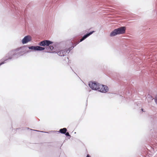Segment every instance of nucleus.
<instances>
[{"label": "nucleus", "mask_w": 157, "mask_h": 157, "mask_svg": "<svg viewBox=\"0 0 157 157\" xmlns=\"http://www.w3.org/2000/svg\"><path fill=\"white\" fill-rule=\"evenodd\" d=\"M88 85L92 90H98L101 93H106L109 90V88L107 86L100 84L96 81L90 82Z\"/></svg>", "instance_id": "obj_1"}, {"label": "nucleus", "mask_w": 157, "mask_h": 157, "mask_svg": "<svg viewBox=\"0 0 157 157\" xmlns=\"http://www.w3.org/2000/svg\"><path fill=\"white\" fill-rule=\"evenodd\" d=\"M19 50V49L17 48L10 51L6 56L3 58V60L7 61L17 59L21 55V52Z\"/></svg>", "instance_id": "obj_2"}, {"label": "nucleus", "mask_w": 157, "mask_h": 157, "mask_svg": "<svg viewBox=\"0 0 157 157\" xmlns=\"http://www.w3.org/2000/svg\"><path fill=\"white\" fill-rule=\"evenodd\" d=\"M125 27L121 26L114 29L111 33L110 36H113L117 35L123 34L125 33Z\"/></svg>", "instance_id": "obj_3"}, {"label": "nucleus", "mask_w": 157, "mask_h": 157, "mask_svg": "<svg viewBox=\"0 0 157 157\" xmlns=\"http://www.w3.org/2000/svg\"><path fill=\"white\" fill-rule=\"evenodd\" d=\"M28 48L29 49L33 51H42L45 49L44 48L39 46H29Z\"/></svg>", "instance_id": "obj_4"}, {"label": "nucleus", "mask_w": 157, "mask_h": 157, "mask_svg": "<svg viewBox=\"0 0 157 157\" xmlns=\"http://www.w3.org/2000/svg\"><path fill=\"white\" fill-rule=\"evenodd\" d=\"M95 32L94 31H90L89 32L87 33L86 34H85L82 37V38L80 39V40L76 42V44L75 45V46H76L77 44H78L80 42L82 41L85 39H86L87 38L88 36H89L90 35H91L93 33Z\"/></svg>", "instance_id": "obj_5"}, {"label": "nucleus", "mask_w": 157, "mask_h": 157, "mask_svg": "<svg viewBox=\"0 0 157 157\" xmlns=\"http://www.w3.org/2000/svg\"><path fill=\"white\" fill-rule=\"evenodd\" d=\"M95 32L94 31H90L89 32L87 33L86 34H85L82 37V38L80 39V40L76 42V44L75 45V46H76L77 44H78L80 42L82 41L85 39H86L87 38L88 36H89L90 35H91L93 33Z\"/></svg>", "instance_id": "obj_6"}, {"label": "nucleus", "mask_w": 157, "mask_h": 157, "mask_svg": "<svg viewBox=\"0 0 157 157\" xmlns=\"http://www.w3.org/2000/svg\"><path fill=\"white\" fill-rule=\"evenodd\" d=\"M32 40L31 37L29 35H27L25 36L22 40L21 42L23 44L27 43Z\"/></svg>", "instance_id": "obj_7"}, {"label": "nucleus", "mask_w": 157, "mask_h": 157, "mask_svg": "<svg viewBox=\"0 0 157 157\" xmlns=\"http://www.w3.org/2000/svg\"><path fill=\"white\" fill-rule=\"evenodd\" d=\"M66 51V50L65 49L58 51L57 52V53L58 55L61 56H64L67 54Z\"/></svg>", "instance_id": "obj_8"}, {"label": "nucleus", "mask_w": 157, "mask_h": 157, "mask_svg": "<svg viewBox=\"0 0 157 157\" xmlns=\"http://www.w3.org/2000/svg\"><path fill=\"white\" fill-rule=\"evenodd\" d=\"M76 44V43L73 44L72 46L71 47L69 48H68L65 49V50L66 51V52H67V54L69 53V52H70V51L71 50L74 48V47L75 46H75V45Z\"/></svg>", "instance_id": "obj_9"}, {"label": "nucleus", "mask_w": 157, "mask_h": 157, "mask_svg": "<svg viewBox=\"0 0 157 157\" xmlns=\"http://www.w3.org/2000/svg\"><path fill=\"white\" fill-rule=\"evenodd\" d=\"M45 43V44L46 48L48 47L50 44H52L53 42L48 40H44Z\"/></svg>", "instance_id": "obj_10"}, {"label": "nucleus", "mask_w": 157, "mask_h": 157, "mask_svg": "<svg viewBox=\"0 0 157 157\" xmlns=\"http://www.w3.org/2000/svg\"><path fill=\"white\" fill-rule=\"evenodd\" d=\"M154 98L153 96L148 94L147 97V100L148 102V103L150 102Z\"/></svg>", "instance_id": "obj_11"}, {"label": "nucleus", "mask_w": 157, "mask_h": 157, "mask_svg": "<svg viewBox=\"0 0 157 157\" xmlns=\"http://www.w3.org/2000/svg\"><path fill=\"white\" fill-rule=\"evenodd\" d=\"M67 129L66 128H63L60 129L58 132L61 134H63L66 132H67Z\"/></svg>", "instance_id": "obj_12"}, {"label": "nucleus", "mask_w": 157, "mask_h": 157, "mask_svg": "<svg viewBox=\"0 0 157 157\" xmlns=\"http://www.w3.org/2000/svg\"><path fill=\"white\" fill-rule=\"evenodd\" d=\"M38 44L40 46H46L44 40L40 42Z\"/></svg>", "instance_id": "obj_13"}, {"label": "nucleus", "mask_w": 157, "mask_h": 157, "mask_svg": "<svg viewBox=\"0 0 157 157\" xmlns=\"http://www.w3.org/2000/svg\"><path fill=\"white\" fill-rule=\"evenodd\" d=\"M54 48V47L52 46L49 45L48 47L46 48V49H50V50L52 51L53 50Z\"/></svg>", "instance_id": "obj_14"}, {"label": "nucleus", "mask_w": 157, "mask_h": 157, "mask_svg": "<svg viewBox=\"0 0 157 157\" xmlns=\"http://www.w3.org/2000/svg\"><path fill=\"white\" fill-rule=\"evenodd\" d=\"M63 134H64L66 136L71 137V135H70L69 132H66Z\"/></svg>", "instance_id": "obj_15"}, {"label": "nucleus", "mask_w": 157, "mask_h": 157, "mask_svg": "<svg viewBox=\"0 0 157 157\" xmlns=\"http://www.w3.org/2000/svg\"><path fill=\"white\" fill-rule=\"evenodd\" d=\"M1 60L3 61L1 62L0 63V66L2 64H3L6 63V61H5V60H3V58Z\"/></svg>", "instance_id": "obj_16"}, {"label": "nucleus", "mask_w": 157, "mask_h": 157, "mask_svg": "<svg viewBox=\"0 0 157 157\" xmlns=\"http://www.w3.org/2000/svg\"><path fill=\"white\" fill-rule=\"evenodd\" d=\"M30 130H33V131H36V132H43L47 133H48L47 132L40 131H38V130H34V129H31Z\"/></svg>", "instance_id": "obj_17"}, {"label": "nucleus", "mask_w": 157, "mask_h": 157, "mask_svg": "<svg viewBox=\"0 0 157 157\" xmlns=\"http://www.w3.org/2000/svg\"><path fill=\"white\" fill-rule=\"evenodd\" d=\"M155 103L157 105V99H155Z\"/></svg>", "instance_id": "obj_18"}, {"label": "nucleus", "mask_w": 157, "mask_h": 157, "mask_svg": "<svg viewBox=\"0 0 157 157\" xmlns=\"http://www.w3.org/2000/svg\"><path fill=\"white\" fill-rule=\"evenodd\" d=\"M154 12L155 13V14H157V11L156 10H154Z\"/></svg>", "instance_id": "obj_19"}, {"label": "nucleus", "mask_w": 157, "mask_h": 157, "mask_svg": "<svg viewBox=\"0 0 157 157\" xmlns=\"http://www.w3.org/2000/svg\"><path fill=\"white\" fill-rule=\"evenodd\" d=\"M86 157H91L90 155L89 154H87V155Z\"/></svg>", "instance_id": "obj_20"}, {"label": "nucleus", "mask_w": 157, "mask_h": 157, "mask_svg": "<svg viewBox=\"0 0 157 157\" xmlns=\"http://www.w3.org/2000/svg\"><path fill=\"white\" fill-rule=\"evenodd\" d=\"M155 99H157V94L155 96Z\"/></svg>", "instance_id": "obj_21"}, {"label": "nucleus", "mask_w": 157, "mask_h": 157, "mask_svg": "<svg viewBox=\"0 0 157 157\" xmlns=\"http://www.w3.org/2000/svg\"><path fill=\"white\" fill-rule=\"evenodd\" d=\"M141 110H142V111L145 112V111H144V109H141Z\"/></svg>", "instance_id": "obj_22"}, {"label": "nucleus", "mask_w": 157, "mask_h": 157, "mask_svg": "<svg viewBox=\"0 0 157 157\" xmlns=\"http://www.w3.org/2000/svg\"><path fill=\"white\" fill-rule=\"evenodd\" d=\"M87 100H86V106L87 105Z\"/></svg>", "instance_id": "obj_23"}, {"label": "nucleus", "mask_w": 157, "mask_h": 157, "mask_svg": "<svg viewBox=\"0 0 157 157\" xmlns=\"http://www.w3.org/2000/svg\"><path fill=\"white\" fill-rule=\"evenodd\" d=\"M27 128L28 129H29V128Z\"/></svg>", "instance_id": "obj_24"}, {"label": "nucleus", "mask_w": 157, "mask_h": 157, "mask_svg": "<svg viewBox=\"0 0 157 157\" xmlns=\"http://www.w3.org/2000/svg\"><path fill=\"white\" fill-rule=\"evenodd\" d=\"M74 73H75V74H76L77 75V74H76L75 73V72H74Z\"/></svg>", "instance_id": "obj_25"}]
</instances>
